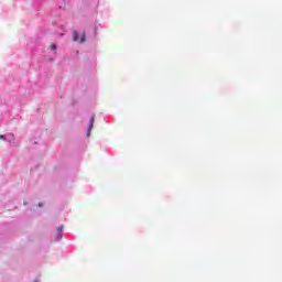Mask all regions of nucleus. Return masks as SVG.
<instances>
[{"label": "nucleus", "mask_w": 282, "mask_h": 282, "mask_svg": "<svg viewBox=\"0 0 282 282\" xmlns=\"http://www.w3.org/2000/svg\"><path fill=\"white\" fill-rule=\"evenodd\" d=\"M39 207H40V208H43V203H40V204H39Z\"/></svg>", "instance_id": "nucleus-8"}, {"label": "nucleus", "mask_w": 282, "mask_h": 282, "mask_svg": "<svg viewBox=\"0 0 282 282\" xmlns=\"http://www.w3.org/2000/svg\"><path fill=\"white\" fill-rule=\"evenodd\" d=\"M65 3H67V0H61V2H58V8L59 10H65Z\"/></svg>", "instance_id": "nucleus-5"}, {"label": "nucleus", "mask_w": 282, "mask_h": 282, "mask_svg": "<svg viewBox=\"0 0 282 282\" xmlns=\"http://www.w3.org/2000/svg\"><path fill=\"white\" fill-rule=\"evenodd\" d=\"M63 239V226L57 227V234L55 237V241H61Z\"/></svg>", "instance_id": "nucleus-3"}, {"label": "nucleus", "mask_w": 282, "mask_h": 282, "mask_svg": "<svg viewBox=\"0 0 282 282\" xmlns=\"http://www.w3.org/2000/svg\"><path fill=\"white\" fill-rule=\"evenodd\" d=\"M73 41L75 43H85V41H87V34L85 33V31H83L82 35L80 33H78V31H74Z\"/></svg>", "instance_id": "nucleus-1"}, {"label": "nucleus", "mask_w": 282, "mask_h": 282, "mask_svg": "<svg viewBox=\"0 0 282 282\" xmlns=\"http://www.w3.org/2000/svg\"><path fill=\"white\" fill-rule=\"evenodd\" d=\"M7 134H0V140H3L6 142Z\"/></svg>", "instance_id": "nucleus-7"}, {"label": "nucleus", "mask_w": 282, "mask_h": 282, "mask_svg": "<svg viewBox=\"0 0 282 282\" xmlns=\"http://www.w3.org/2000/svg\"><path fill=\"white\" fill-rule=\"evenodd\" d=\"M51 50H52L53 52H56V50H58V46L53 43V44H51Z\"/></svg>", "instance_id": "nucleus-6"}, {"label": "nucleus", "mask_w": 282, "mask_h": 282, "mask_svg": "<svg viewBox=\"0 0 282 282\" xmlns=\"http://www.w3.org/2000/svg\"><path fill=\"white\" fill-rule=\"evenodd\" d=\"M94 122H96V117L93 116L89 120V124H88V130L86 133V138H89V135H91V129H94Z\"/></svg>", "instance_id": "nucleus-2"}, {"label": "nucleus", "mask_w": 282, "mask_h": 282, "mask_svg": "<svg viewBox=\"0 0 282 282\" xmlns=\"http://www.w3.org/2000/svg\"><path fill=\"white\" fill-rule=\"evenodd\" d=\"M6 142H9V144H14L15 142L14 134L8 133L6 138Z\"/></svg>", "instance_id": "nucleus-4"}]
</instances>
